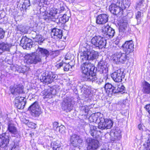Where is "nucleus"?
<instances>
[{"label": "nucleus", "instance_id": "obj_10", "mask_svg": "<svg viewBox=\"0 0 150 150\" xmlns=\"http://www.w3.org/2000/svg\"><path fill=\"white\" fill-rule=\"evenodd\" d=\"M113 80L115 82H121L122 79L124 78L125 74L124 72L119 69L115 71L111 75Z\"/></svg>", "mask_w": 150, "mask_h": 150}, {"label": "nucleus", "instance_id": "obj_63", "mask_svg": "<svg viewBox=\"0 0 150 150\" xmlns=\"http://www.w3.org/2000/svg\"><path fill=\"white\" fill-rule=\"evenodd\" d=\"M69 57H67V55H66V56L64 58V60H69Z\"/></svg>", "mask_w": 150, "mask_h": 150}, {"label": "nucleus", "instance_id": "obj_19", "mask_svg": "<svg viewBox=\"0 0 150 150\" xmlns=\"http://www.w3.org/2000/svg\"><path fill=\"white\" fill-rule=\"evenodd\" d=\"M35 48L36 50V52L40 55V57H45L46 59L48 57L50 54L49 51L44 48L39 47L38 45L35 46Z\"/></svg>", "mask_w": 150, "mask_h": 150}, {"label": "nucleus", "instance_id": "obj_7", "mask_svg": "<svg viewBox=\"0 0 150 150\" xmlns=\"http://www.w3.org/2000/svg\"><path fill=\"white\" fill-rule=\"evenodd\" d=\"M102 35L106 38H111L114 35V30L108 25H104L102 28Z\"/></svg>", "mask_w": 150, "mask_h": 150}, {"label": "nucleus", "instance_id": "obj_4", "mask_svg": "<svg viewBox=\"0 0 150 150\" xmlns=\"http://www.w3.org/2000/svg\"><path fill=\"white\" fill-rule=\"evenodd\" d=\"M113 3L111 4L109 7V10L111 13L114 15H117L122 11V8L124 5H122V2H118V0H112Z\"/></svg>", "mask_w": 150, "mask_h": 150}, {"label": "nucleus", "instance_id": "obj_49", "mask_svg": "<svg viewBox=\"0 0 150 150\" xmlns=\"http://www.w3.org/2000/svg\"><path fill=\"white\" fill-rule=\"evenodd\" d=\"M58 10V13H60L62 12L65 10L64 7L63 5L62 6L60 5V8L57 9Z\"/></svg>", "mask_w": 150, "mask_h": 150}, {"label": "nucleus", "instance_id": "obj_33", "mask_svg": "<svg viewBox=\"0 0 150 150\" xmlns=\"http://www.w3.org/2000/svg\"><path fill=\"white\" fill-rule=\"evenodd\" d=\"M115 92L114 94L120 93L121 94L124 93L125 92V88L124 86L122 84L119 85L117 86H115Z\"/></svg>", "mask_w": 150, "mask_h": 150}, {"label": "nucleus", "instance_id": "obj_41", "mask_svg": "<svg viewBox=\"0 0 150 150\" xmlns=\"http://www.w3.org/2000/svg\"><path fill=\"white\" fill-rule=\"evenodd\" d=\"M136 17L137 20V24L139 25L141 22L142 13L140 11H138L136 14Z\"/></svg>", "mask_w": 150, "mask_h": 150}, {"label": "nucleus", "instance_id": "obj_9", "mask_svg": "<svg viewBox=\"0 0 150 150\" xmlns=\"http://www.w3.org/2000/svg\"><path fill=\"white\" fill-rule=\"evenodd\" d=\"M87 150H96L99 145L97 140L91 138H88L86 140Z\"/></svg>", "mask_w": 150, "mask_h": 150}, {"label": "nucleus", "instance_id": "obj_44", "mask_svg": "<svg viewBox=\"0 0 150 150\" xmlns=\"http://www.w3.org/2000/svg\"><path fill=\"white\" fill-rule=\"evenodd\" d=\"M32 42L30 43H28L26 45H23V46L22 47L24 49L26 50H29L30 48H32L33 47L32 46Z\"/></svg>", "mask_w": 150, "mask_h": 150}, {"label": "nucleus", "instance_id": "obj_24", "mask_svg": "<svg viewBox=\"0 0 150 150\" xmlns=\"http://www.w3.org/2000/svg\"><path fill=\"white\" fill-rule=\"evenodd\" d=\"M118 24L119 25L120 33L121 34L125 32L128 24L127 21L122 19L120 20Z\"/></svg>", "mask_w": 150, "mask_h": 150}, {"label": "nucleus", "instance_id": "obj_28", "mask_svg": "<svg viewBox=\"0 0 150 150\" xmlns=\"http://www.w3.org/2000/svg\"><path fill=\"white\" fill-rule=\"evenodd\" d=\"M110 135L112 137L113 136V138L111 139L113 142L120 140L122 137L121 132L120 131H116L114 133L111 132Z\"/></svg>", "mask_w": 150, "mask_h": 150}, {"label": "nucleus", "instance_id": "obj_56", "mask_svg": "<svg viewBox=\"0 0 150 150\" xmlns=\"http://www.w3.org/2000/svg\"><path fill=\"white\" fill-rule=\"evenodd\" d=\"M146 134V132L145 131H144V132H143V134H142V137H144V136H143V134ZM149 134H146V138H149Z\"/></svg>", "mask_w": 150, "mask_h": 150}, {"label": "nucleus", "instance_id": "obj_58", "mask_svg": "<svg viewBox=\"0 0 150 150\" xmlns=\"http://www.w3.org/2000/svg\"><path fill=\"white\" fill-rule=\"evenodd\" d=\"M40 1L41 3H43L45 4H48V0H40Z\"/></svg>", "mask_w": 150, "mask_h": 150}, {"label": "nucleus", "instance_id": "obj_1", "mask_svg": "<svg viewBox=\"0 0 150 150\" xmlns=\"http://www.w3.org/2000/svg\"><path fill=\"white\" fill-rule=\"evenodd\" d=\"M82 74V77L84 81L93 82L97 80L96 74L97 68L93 64L86 62L81 66Z\"/></svg>", "mask_w": 150, "mask_h": 150}, {"label": "nucleus", "instance_id": "obj_3", "mask_svg": "<svg viewBox=\"0 0 150 150\" xmlns=\"http://www.w3.org/2000/svg\"><path fill=\"white\" fill-rule=\"evenodd\" d=\"M57 76L52 72L46 71L42 74L40 77L41 81L48 84L54 81V79H57Z\"/></svg>", "mask_w": 150, "mask_h": 150}, {"label": "nucleus", "instance_id": "obj_31", "mask_svg": "<svg viewBox=\"0 0 150 150\" xmlns=\"http://www.w3.org/2000/svg\"><path fill=\"white\" fill-rule=\"evenodd\" d=\"M31 37L34 39H36V41L42 42L43 41V40H42V36L39 34L38 33H37L36 31H33L31 33Z\"/></svg>", "mask_w": 150, "mask_h": 150}, {"label": "nucleus", "instance_id": "obj_59", "mask_svg": "<svg viewBox=\"0 0 150 150\" xmlns=\"http://www.w3.org/2000/svg\"><path fill=\"white\" fill-rule=\"evenodd\" d=\"M23 123L27 125L28 126V124L29 122V120L25 119L23 120Z\"/></svg>", "mask_w": 150, "mask_h": 150}, {"label": "nucleus", "instance_id": "obj_60", "mask_svg": "<svg viewBox=\"0 0 150 150\" xmlns=\"http://www.w3.org/2000/svg\"><path fill=\"white\" fill-rule=\"evenodd\" d=\"M143 127V125H142L140 124L138 126V128L140 130H143V127Z\"/></svg>", "mask_w": 150, "mask_h": 150}, {"label": "nucleus", "instance_id": "obj_62", "mask_svg": "<svg viewBox=\"0 0 150 150\" xmlns=\"http://www.w3.org/2000/svg\"><path fill=\"white\" fill-rule=\"evenodd\" d=\"M103 81V80L102 79H100V80L99 81H98V80L96 82L98 84H100L101 83V82H102Z\"/></svg>", "mask_w": 150, "mask_h": 150}, {"label": "nucleus", "instance_id": "obj_26", "mask_svg": "<svg viewBox=\"0 0 150 150\" xmlns=\"http://www.w3.org/2000/svg\"><path fill=\"white\" fill-rule=\"evenodd\" d=\"M58 13V10L55 8H51L49 13V17L53 21V19H56L58 18V16L57 15Z\"/></svg>", "mask_w": 150, "mask_h": 150}, {"label": "nucleus", "instance_id": "obj_52", "mask_svg": "<svg viewBox=\"0 0 150 150\" xmlns=\"http://www.w3.org/2000/svg\"><path fill=\"white\" fill-rule=\"evenodd\" d=\"M58 123L56 122H54L53 124V128L54 130L57 131V128L59 127L58 125Z\"/></svg>", "mask_w": 150, "mask_h": 150}, {"label": "nucleus", "instance_id": "obj_18", "mask_svg": "<svg viewBox=\"0 0 150 150\" xmlns=\"http://www.w3.org/2000/svg\"><path fill=\"white\" fill-rule=\"evenodd\" d=\"M99 56L98 52L92 50L90 52L87 53L86 55L83 56L82 59H84L85 60H89L96 59Z\"/></svg>", "mask_w": 150, "mask_h": 150}, {"label": "nucleus", "instance_id": "obj_61", "mask_svg": "<svg viewBox=\"0 0 150 150\" xmlns=\"http://www.w3.org/2000/svg\"><path fill=\"white\" fill-rule=\"evenodd\" d=\"M63 64V62H60L59 64H57V67L59 68L61 67H62Z\"/></svg>", "mask_w": 150, "mask_h": 150}, {"label": "nucleus", "instance_id": "obj_2", "mask_svg": "<svg viewBox=\"0 0 150 150\" xmlns=\"http://www.w3.org/2000/svg\"><path fill=\"white\" fill-rule=\"evenodd\" d=\"M127 54L121 52H117L112 55V60L117 64H124L129 59Z\"/></svg>", "mask_w": 150, "mask_h": 150}, {"label": "nucleus", "instance_id": "obj_47", "mask_svg": "<svg viewBox=\"0 0 150 150\" xmlns=\"http://www.w3.org/2000/svg\"><path fill=\"white\" fill-rule=\"evenodd\" d=\"M5 34V31L2 28H0V40L4 38Z\"/></svg>", "mask_w": 150, "mask_h": 150}, {"label": "nucleus", "instance_id": "obj_27", "mask_svg": "<svg viewBox=\"0 0 150 150\" xmlns=\"http://www.w3.org/2000/svg\"><path fill=\"white\" fill-rule=\"evenodd\" d=\"M10 47V45L6 43H0V53H1L5 51L9 52Z\"/></svg>", "mask_w": 150, "mask_h": 150}, {"label": "nucleus", "instance_id": "obj_40", "mask_svg": "<svg viewBox=\"0 0 150 150\" xmlns=\"http://www.w3.org/2000/svg\"><path fill=\"white\" fill-rule=\"evenodd\" d=\"M63 62H64L65 64V65L64 66V69L65 71H68L69 70L71 71L72 67L73 66H72L69 64V62H67L65 61L64 60L62 61Z\"/></svg>", "mask_w": 150, "mask_h": 150}, {"label": "nucleus", "instance_id": "obj_38", "mask_svg": "<svg viewBox=\"0 0 150 150\" xmlns=\"http://www.w3.org/2000/svg\"><path fill=\"white\" fill-rule=\"evenodd\" d=\"M106 64V63L104 61L101 60L98 63V67L102 69L103 72V71L107 68Z\"/></svg>", "mask_w": 150, "mask_h": 150}, {"label": "nucleus", "instance_id": "obj_8", "mask_svg": "<svg viewBox=\"0 0 150 150\" xmlns=\"http://www.w3.org/2000/svg\"><path fill=\"white\" fill-rule=\"evenodd\" d=\"M28 110L32 112V115L35 117H38L41 113V109L38 102H35L29 107Z\"/></svg>", "mask_w": 150, "mask_h": 150}, {"label": "nucleus", "instance_id": "obj_34", "mask_svg": "<svg viewBox=\"0 0 150 150\" xmlns=\"http://www.w3.org/2000/svg\"><path fill=\"white\" fill-rule=\"evenodd\" d=\"M146 6L144 0H139L138 3H137V7L141 11H143L146 8Z\"/></svg>", "mask_w": 150, "mask_h": 150}, {"label": "nucleus", "instance_id": "obj_21", "mask_svg": "<svg viewBox=\"0 0 150 150\" xmlns=\"http://www.w3.org/2000/svg\"><path fill=\"white\" fill-rule=\"evenodd\" d=\"M51 35L52 38L55 39L58 38L61 39L63 36L62 30L54 28L52 30Z\"/></svg>", "mask_w": 150, "mask_h": 150}, {"label": "nucleus", "instance_id": "obj_11", "mask_svg": "<svg viewBox=\"0 0 150 150\" xmlns=\"http://www.w3.org/2000/svg\"><path fill=\"white\" fill-rule=\"evenodd\" d=\"M71 16L70 12L69 10H67L66 13L64 14L59 19H53V21L57 23L59 25L64 24L69 20V17Z\"/></svg>", "mask_w": 150, "mask_h": 150}, {"label": "nucleus", "instance_id": "obj_25", "mask_svg": "<svg viewBox=\"0 0 150 150\" xmlns=\"http://www.w3.org/2000/svg\"><path fill=\"white\" fill-rule=\"evenodd\" d=\"M104 88L106 91V92L110 94H114L115 92V86H112V85L109 83H107L105 85Z\"/></svg>", "mask_w": 150, "mask_h": 150}, {"label": "nucleus", "instance_id": "obj_64", "mask_svg": "<svg viewBox=\"0 0 150 150\" xmlns=\"http://www.w3.org/2000/svg\"><path fill=\"white\" fill-rule=\"evenodd\" d=\"M19 71L21 72H25V71L24 70H22V71H21V70H19Z\"/></svg>", "mask_w": 150, "mask_h": 150}, {"label": "nucleus", "instance_id": "obj_53", "mask_svg": "<svg viewBox=\"0 0 150 150\" xmlns=\"http://www.w3.org/2000/svg\"><path fill=\"white\" fill-rule=\"evenodd\" d=\"M35 124L34 123L32 122H29L28 126L30 127L33 128L35 127Z\"/></svg>", "mask_w": 150, "mask_h": 150}, {"label": "nucleus", "instance_id": "obj_13", "mask_svg": "<svg viewBox=\"0 0 150 150\" xmlns=\"http://www.w3.org/2000/svg\"><path fill=\"white\" fill-rule=\"evenodd\" d=\"M9 137L7 133H3L0 135V149L5 148L7 147L9 142Z\"/></svg>", "mask_w": 150, "mask_h": 150}, {"label": "nucleus", "instance_id": "obj_37", "mask_svg": "<svg viewBox=\"0 0 150 150\" xmlns=\"http://www.w3.org/2000/svg\"><path fill=\"white\" fill-rule=\"evenodd\" d=\"M93 90L91 87H88L86 90L84 91V95H85V97L87 98L91 96L93 94Z\"/></svg>", "mask_w": 150, "mask_h": 150}, {"label": "nucleus", "instance_id": "obj_36", "mask_svg": "<svg viewBox=\"0 0 150 150\" xmlns=\"http://www.w3.org/2000/svg\"><path fill=\"white\" fill-rule=\"evenodd\" d=\"M100 38V36H95L93 37L91 40V43L96 47H97L98 45L99 40L98 39Z\"/></svg>", "mask_w": 150, "mask_h": 150}, {"label": "nucleus", "instance_id": "obj_14", "mask_svg": "<svg viewBox=\"0 0 150 150\" xmlns=\"http://www.w3.org/2000/svg\"><path fill=\"white\" fill-rule=\"evenodd\" d=\"M10 90L11 93L14 95L24 93V86L21 84H15L13 87L10 88Z\"/></svg>", "mask_w": 150, "mask_h": 150}, {"label": "nucleus", "instance_id": "obj_45", "mask_svg": "<svg viewBox=\"0 0 150 150\" xmlns=\"http://www.w3.org/2000/svg\"><path fill=\"white\" fill-rule=\"evenodd\" d=\"M17 28L18 30L20 31L23 33H25L26 32L25 27L22 25L19 26Z\"/></svg>", "mask_w": 150, "mask_h": 150}, {"label": "nucleus", "instance_id": "obj_15", "mask_svg": "<svg viewBox=\"0 0 150 150\" xmlns=\"http://www.w3.org/2000/svg\"><path fill=\"white\" fill-rule=\"evenodd\" d=\"M15 106L18 109H23L26 104L25 98L21 96L17 97L14 101Z\"/></svg>", "mask_w": 150, "mask_h": 150}, {"label": "nucleus", "instance_id": "obj_46", "mask_svg": "<svg viewBox=\"0 0 150 150\" xmlns=\"http://www.w3.org/2000/svg\"><path fill=\"white\" fill-rule=\"evenodd\" d=\"M51 145L53 149L56 148L57 147L60 145L59 142H52Z\"/></svg>", "mask_w": 150, "mask_h": 150}, {"label": "nucleus", "instance_id": "obj_12", "mask_svg": "<svg viewBox=\"0 0 150 150\" xmlns=\"http://www.w3.org/2000/svg\"><path fill=\"white\" fill-rule=\"evenodd\" d=\"M62 107L64 110H67L69 111L72 110L73 108L72 99L69 97L64 98L62 103Z\"/></svg>", "mask_w": 150, "mask_h": 150}, {"label": "nucleus", "instance_id": "obj_35", "mask_svg": "<svg viewBox=\"0 0 150 150\" xmlns=\"http://www.w3.org/2000/svg\"><path fill=\"white\" fill-rule=\"evenodd\" d=\"M32 42V40L30 39L26 36H23L21 40V43L20 45L22 47L23 45H26L28 43Z\"/></svg>", "mask_w": 150, "mask_h": 150}, {"label": "nucleus", "instance_id": "obj_6", "mask_svg": "<svg viewBox=\"0 0 150 150\" xmlns=\"http://www.w3.org/2000/svg\"><path fill=\"white\" fill-rule=\"evenodd\" d=\"M100 122L98 124V129L101 130L110 129L111 128L113 124L112 121L108 119H104L101 117L99 118Z\"/></svg>", "mask_w": 150, "mask_h": 150}, {"label": "nucleus", "instance_id": "obj_43", "mask_svg": "<svg viewBox=\"0 0 150 150\" xmlns=\"http://www.w3.org/2000/svg\"><path fill=\"white\" fill-rule=\"evenodd\" d=\"M80 109L83 112L84 111L86 113L85 115H86L88 113V112L89 111V108L87 105H85L81 107L80 108Z\"/></svg>", "mask_w": 150, "mask_h": 150}, {"label": "nucleus", "instance_id": "obj_54", "mask_svg": "<svg viewBox=\"0 0 150 150\" xmlns=\"http://www.w3.org/2000/svg\"><path fill=\"white\" fill-rule=\"evenodd\" d=\"M6 76L5 75L2 74V73L0 74V80H4L5 79Z\"/></svg>", "mask_w": 150, "mask_h": 150}, {"label": "nucleus", "instance_id": "obj_32", "mask_svg": "<svg viewBox=\"0 0 150 150\" xmlns=\"http://www.w3.org/2000/svg\"><path fill=\"white\" fill-rule=\"evenodd\" d=\"M98 40L99 41L97 47L100 49L105 48L106 46V41L105 38L100 36V38Z\"/></svg>", "mask_w": 150, "mask_h": 150}, {"label": "nucleus", "instance_id": "obj_42", "mask_svg": "<svg viewBox=\"0 0 150 150\" xmlns=\"http://www.w3.org/2000/svg\"><path fill=\"white\" fill-rule=\"evenodd\" d=\"M66 128L64 126L61 125L57 128V131L59 132L60 133L62 134H64L65 132Z\"/></svg>", "mask_w": 150, "mask_h": 150}, {"label": "nucleus", "instance_id": "obj_57", "mask_svg": "<svg viewBox=\"0 0 150 150\" xmlns=\"http://www.w3.org/2000/svg\"><path fill=\"white\" fill-rule=\"evenodd\" d=\"M53 150H63V149L62 147H61L60 145L57 147L56 148L53 149Z\"/></svg>", "mask_w": 150, "mask_h": 150}, {"label": "nucleus", "instance_id": "obj_20", "mask_svg": "<svg viewBox=\"0 0 150 150\" xmlns=\"http://www.w3.org/2000/svg\"><path fill=\"white\" fill-rule=\"evenodd\" d=\"M7 130L11 134V136L15 137H18L19 134L16 127L12 123H8V125Z\"/></svg>", "mask_w": 150, "mask_h": 150}, {"label": "nucleus", "instance_id": "obj_23", "mask_svg": "<svg viewBox=\"0 0 150 150\" xmlns=\"http://www.w3.org/2000/svg\"><path fill=\"white\" fill-rule=\"evenodd\" d=\"M89 133L91 136L94 138H96L99 135V133H101V131L99 130L96 126L92 125H90Z\"/></svg>", "mask_w": 150, "mask_h": 150}, {"label": "nucleus", "instance_id": "obj_51", "mask_svg": "<svg viewBox=\"0 0 150 150\" xmlns=\"http://www.w3.org/2000/svg\"><path fill=\"white\" fill-rule=\"evenodd\" d=\"M145 149L146 150H150V141H148L146 144H145Z\"/></svg>", "mask_w": 150, "mask_h": 150}, {"label": "nucleus", "instance_id": "obj_5", "mask_svg": "<svg viewBox=\"0 0 150 150\" xmlns=\"http://www.w3.org/2000/svg\"><path fill=\"white\" fill-rule=\"evenodd\" d=\"M37 53L34 52L25 56V60L27 64H36L41 62L42 59L40 56Z\"/></svg>", "mask_w": 150, "mask_h": 150}, {"label": "nucleus", "instance_id": "obj_17", "mask_svg": "<svg viewBox=\"0 0 150 150\" xmlns=\"http://www.w3.org/2000/svg\"><path fill=\"white\" fill-rule=\"evenodd\" d=\"M70 141L71 144L75 147L77 146L78 144L82 143L83 140L79 136L73 134L70 136Z\"/></svg>", "mask_w": 150, "mask_h": 150}, {"label": "nucleus", "instance_id": "obj_30", "mask_svg": "<svg viewBox=\"0 0 150 150\" xmlns=\"http://www.w3.org/2000/svg\"><path fill=\"white\" fill-rule=\"evenodd\" d=\"M143 92L146 94H150V84L145 81L143 86Z\"/></svg>", "mask_w": 150, "mask_h": 150}, {"label": "nucleus", "instance_id": "obj_50", "mask_svg": "<svg viewBox=\"0 0 150 150\" xmlns=\"http://www.w3.org/2000/svg\"><path fill=\"white\" fill-rule=\"evenodd\" d=\"M146 111L148 112L150 115V103L149 104H146L144 107Z\"/></svg>", "mask_w": 150, "mask_h": 150}, {"label": "nucleus", "instance_id": "obj_16", "mask_svg": "<svg viewBox=\"0 0 150 150\" xmlns=\"http://www.w3.org/2000/svg\"><path fill=\"white\" fill-rule=\"evenodd\" d=\"M134 46L132 40L126 41L122 46L124 51L127 54L133 51Z\"/></svg>", "mask_w": 150, "mask_h": 150}, {"label": "nucleus", "instance_id": "obj_39", "mask_svg": "<svg viewBox=\"0 0 150 150\" xmlns=\"http://www.w3.org/2000/svg\"><path fill=\"white\" fill-rule=\"evenodd\" d=\"M100 118L98 117V116L97 115L94 114H93L90 116L89 117L88 119L89 121L90 122H97L98 119Z\"/></svg>", "mask_w": 150, "mask_h": 150}, {"label": "nucleus", "instance_id": "obj_55", "mask_svg": "<svg viewBox=\"0 0 150 150\" xmlns=\"http://www.w3.org/2000/svg\"><path fill=\"white\" fill-rule=\"evenodd\" d=\"M5 13L4 12H2L0 14V19H3V18H4L5 16Z\"/></svg>", "mask_w": 150, "mask_h": 150}, {"label": "nucleus", "instance_id": "obj_29", "mask_svg": "<svg viewBox=\"0 0 150 150\" xmlns=\"http://www.w3.org/2000/svg\"><path fill=\"white\" fill-rule=\"evenodd\" d=\"M20 140V137H17L14 140L13 144L11 145V150H18Z\"/></svg>", "mask_w": 150, "mask_h": 150}, {"label": "nucleus", "instance_id": "obj_22", "mask_svg": "<svg viewBox=\"0 0 150 150\" xmlns=\"http://www.w3.org/2000/svg\"><path fill=\"white\" fill-rule=\"evenodd\" d=\"M108 17L105 14H102L98 16L96 19V23L97 24H103L108 22Z\"/></svg>", "mask_w": 150, "mask_h": 150}, {"label": "nucleus", "instance_id": "obj_48", "mask_svg": "<svg viewBox=\"0 0 150 150\" xmlns=\"http://www.w3.org/2000/svg\"><path fill=\"white\" fill-rule=\"evenodd\" d=\"M54 91H55L54 93L53 92V91H52L51 93L49 92L48 93H47L46 92L45 93V97L46 98H49L50 97H51V94H55L56 92V90H54Z\"/></svg>", "mask_w": 150, "mask_h": 150}]
</instances>
